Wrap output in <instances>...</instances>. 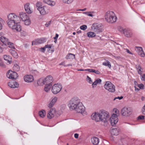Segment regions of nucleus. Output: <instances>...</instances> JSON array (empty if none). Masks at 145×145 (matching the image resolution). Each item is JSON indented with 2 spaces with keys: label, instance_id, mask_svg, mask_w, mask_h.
Masks as SVG:
<instances>
[{
  "label": "nucleus",
  "instance_id": "obj_32",
  "mask_svg": "<svg viewBox=\"0 0 145 145\" xmlns=\"http://www.w3.org/2000/svg\"><path fill=\"white\" fill-rule=\"evenodd\" d=\"M23 21L24 22V24L26 25H30L31 23V21L29 17H28L27 18L24 20Z\"/></svg>",
  "mask_w": 145,
  "mask_h": 145
},
{
  "label": "nucleus",
  "instance_id": "obj_61",
  "mask_svg": "<svg viewBox=\"0 0 145 145\" xmlns=\"http://www.w3.org/2000/svg\"><path fill=\"white\" fill-rule=\"evenodd\" d=\"M87 9L86 8H84L83 9H79L78 10L81 11H85Z\"/></svg>",
  "mask_w": 145,
  "mask_h": 145
},
{
  "label": "nucleus",
  "instance_id": "obj_46",
  "mask_svg": "<svg viewBox=\"0 0 145 145\" xmlns=\"http://www.w3.org/2000/svg\"><path fill=\"white\" fill-rule=\"evenodd\" d=\"M80 28L81 30H85L87 29V26L86 25H83L80 27Z\"/></svg>",
  "mask_w": 145,
  "mask_h": 145
},
{
  "label": "nucleus",
  "instance_id": "obj_11",
  "mask_svg": "<svg viewBox=\"0 0 145 145\" xmlns=\"http://www.w3.org/2000/svg\"><path fill=\"white\" fill-rule=\"evenodd\" d=\"M118 116L116 115L112 114L110 118V123L111 125L114 126L115 125L118 121Z\"/></svg>",
  "mask_w": 145,
  "mask_h": 145
},
{
  "label": "nucleus",
  "instance_id": "obj_49",
  "mask_svg": "<svg viewBox=\"0 0 145 145\" xmlns=\"http://www.w3.org/2000/svg\"><path fill=\"white\" fill-rule=\"evenodd\" d=\"M140 78L142 80L145 81V74L140 75Z\"/></svg>",
  "mask_w": 145,
  "mask_h": 145
},
{
  "label": "nucleus",
  "instance_id": "obj_48",
  "mask_svg": "<svg viewBox=\"0 0 145 145\" xmlns=\"http://www.w3.org/2000/svg\"><path fill=\"white\" fill-rule=\"evenodd\" d=\"M0 66L1 67L5 68V66L4 65L1 60V59L0 58Z\"/></svg>",
  "mask_w": 145,
  "mask_h": 145
},
{
  "label": "nucleus",
  "instance_id": "obj_10",
  "mask_svg": "<svg viewBox=\"0 0 145 145\" xmlns=\"http://www.w3.org/2000/svg\"><path fill=\"white\" fill-rule=\"evenodd\" d=\"M7 76L9 79H16L18 77V75L16 72L9 70L7 74Z\"/></svg>",
  "mask_w": 145,
  "mask_h": 145
},
{
  "label": "nucleus",
  "instance_id": "obj_22",
  "mask_svg": "<svg viewBox=\"0 0 145 145\" xmlns=\"http://www.w3.org/2000/svg\"><path fill=\"white\" fill-rule=\"evenodd\" d=\"M120 132L119 129L114 128L112 129L110 132L112 135L117 136L118 135Z\"/></svg>",
  "mask_w": 145,
  "mask_h": 145
},
{
  "label": "nucleus",
  "instance_id": "obj_45",
  "mask_svg": "<svg viewBox=\"0 0 145 145\" xmlns=\"http://www.w3.org/2000/svg\"><path fill=\"white\" fill-rule=\"evenodd\" d=\"M124 29H123L122 27L120 26H118V30L122 33H123L124 31Z\"/></svg>",
  "mask_w": 145,
  "mask_h": 145
},
{
  "label": "nucleus",
  "instance_id": "obj_59",
  "mask_svg": "<svg viewBox=\"0 0 145 145\" xmlns=\"http://www.w3.org/2000/svg\"><path fill=\"white\" fill-rule=\"evenodd\" d=\"M78 136H79V135L77 133H75L74 134V137L76 138H78Z\"/></svg>",
  "mask_w": 145,
  "mask_h": 145
},
{
  "label": "nucleus",
  "instance_id": "obj_6",
  "mask_svg": "<svg viewBox=\"0 0 145 145\" xmlns=\"http://www.w3.org/2000/svg\"><path fill=\"white\" fill-rule=\"evenodd\" d=\"M91 29L97 34L100 33L103 31V29L101 24L97 23H95L93 24L91 27Z\"/></svg>",
  "mask_w": 145,
  "mask_h": 145
},
{
  "label": "nucleus",
  "instance_id": "obj_43",
  "mask_svg": "<svg viewBox=\"0 0 145 145\" xmlns=\"http://www.w3.org/2000/svg\"><path fill=\"white\" fill-rule=\"evenodd\" d=\"M14 70L16 71H18L19 70L20 68L19 66L17 64L14 65L13 67Z\"/></svg>",
  "mask_w": 145,
  "mask_h": 145
},
{
  "label": "nucleus",
  "instance_id": "obj_29",
  "mask_svg": "<svg viewBox=\"0 0 145 145\" xmlns=\"http://www.w3.org/2000/svg\"><path fill=\"white\" fill-rule=\"evenodd\" d=\"M9 52L14 57L16 58L18 57V54L16 50L11 49L9 50Z\"/></svg>",
  "mask_w": 145,
  "mask_h": 145
},
{
  "label": "nucleus",
  "instance_id": "obj_37",
  "mask_svg": "<svg viewBox=\"0 0 145 145\" xmlns=\"http://www.w3.org/2000/svg\"><path fill=\"white\" fill-rule=\"evenodd\" d=\"M20 32V36L22 37H25L28 35V33L25 30H21Z\"/></svg>",
  "mask_w": 145,
  "mask_h": 145
},
{
  "label": "nucleus",
  "instance_id": "obj_4",
  "mask_svg": "<svg viewBox=\"0 0 145 145\" xmlns=\"http://www.w3.org/2000/svg\"><path fill=\"white\" fill-rule=\"evenodd\" d=\"M35 5L37 10L41 15H44L48 14V11L46 10L47 8V6H43V4L41 2L37 1Z\"/></svg>",
  "mask_w": 145,
  "mask_h": 145
},
{
  "label": "nucleus",
  "instance_id": "obj_16",
  "mask_svg": "<svg viewBox=\"0 0 145 145\" xmlns=\"http://www.w3.org/2000/svg\"><path fill=\"white\" fill-rule=\"evenodd\" d=\"M56 112V110L55 108H52L50 109L47 115L48 118L51 119L53 118Z\"/></svg>",
  "mask_w": 145,
  "mask_h": 145
},
{
  "label": "nucleus",
  "instance_id": "obj_38",
  "mask_svg": "<svg viewBox=\"0 0 145 145\" xmlns=\"http://www.w3.org/2000/svg\"><path fill=\"white\" fill-rule=\"evenodd\" d=\"M113 113L112 114L116 115L117 116H118L119 114V110L116 108H114L113 110Z\"/></svg>",
  "mask_w": 145,
  "mask_h": 145
},
{
  "label": "nucleus",
  "instance_id": "obj_3",
  "mask_svg": "<svg viewBox=\"0 0 145 145\" xmlns=\"http://www.w3.org/2000/svg\"><path fill=\"white\" fill-rule=\"evenodd\" d=\"M105 18L107 22L111 23L116 22L117 19L114 12L111 11H108L106 13Z\"/></svg>",
  "mask_w": 145,
  "mask_h": 145
},
{
  "label": "nucleus",
  "instance_id": "obj_47",
  "mask_svg": "<svg viewBox=\"0 0 145 145\" xmlns=\"http://www.w3.org/2000/svg\"><path fill=\"white\" fill-rule=\"evenodd\" d=\"M86 80L90 84H92V81L91 78L88 76H87Z\"/></svg>",
  "mask_w": 145,
  "mask_h": 145
},
{
  "label": "nucleus",
  "instance_id": "obj_54",
  "mask_svg": "<svg viewBox=\"0 0 145 145\" xmlns=\"http://www.w3.org/2000/svg\"><path fill=\"white\" fill-rule=\"evenodd\" d=\"M144 116H139L138 118V120H143L144 119Z\"/></svg>",
  "mask_w": 145,
  "mask_h": 145
},
{
  "label": "nucleus",
  "instance_id": "obj_7",
  "mask_svg": "<svg viewBox=\"0 0 145 145\" xmlns=\"http://www.w3.org/2000/svg\"><path fill=\"white\" fill-rule=\"evenodd\" d=\"M104 88L109 92H114L115 91V86L110 82L107 81L104 86Z\"/></svg>",
  "mask_w": 145,
  "mask_h": 145
},
{
  "label": "nucleus",
  "instance_id": "obj_28",
  "mask_svg": "<svg viewBox=\"0 0 145 145\" xmlns=\"http://www.w3.org/2000/svg\"><path fill=\"white\" fill-rule=\"evenodd\" d=\"M101 82V80L100 79H98L96 80L92 84V87L95 88L96 87L97 84H100Z\"/></svg>",
  "mask_w": 145,
  "mask_h": 145
},
{
  "label": "nucleus",
  "instance_id": "obj_13",
  "mask_svg": "<svg viewBox=\"0 0 145 145\" xmlns=\"http://www.w3.org/2000/svg\"><path fill=\"white\" fill-rule=\"evenodd\" d=\"M91 118L92 120L97 122L100 121L99 112H95L92 113L91 116Z\"/></svg>",
  "mask_w": 145,
  "mask_h": 145
},
{
  "label": "nucleus",
  "instance_id": "obj_63",
  "mask_svg": "<svg viewBox=\"0 0 145 145\" xmlns=\"http://www.w3.org/2000/svg\"><path fill=\"white\" fill-rule=\"evenodd\" d=\"M64 66L65 67H67V66H72V64H67V65H64Z\"/></svg>",
  "mask_w": 145,
  "mask_h": 145
},
{
  "label": "nucleus",
  "instance_id": "obj_15",
  "mask_svg": "<svg viewBox=\"0 0 145 145\" xmlns=\"http://www.w3.org/2000/svg\"><path fill=\"white\" fill-rule=\"evenodd\" d=\"M30 4L29 3H27L24 5L25 10L27 14H31L32 13L33 10L30 7Z\"/></svg>",
  "mask_w": 145,
  "mask_h": 145
},
{
  "label": "nucleus",
  "instance_id": "obj_36",
  "mask_svg": "<svg viewBox=\"0 0 145 145\" xmlns=\"http://www.w3.org/2000/svg\"><path fill=\"white\" fill-rule=\"evenodd\" d=\"M87 35L88 37L91 38L94 37L96 36L95 33L91 31L88 32Z\"/></svg>",
  "mask_w": 145,
  "mask_h": 145
},
{
  "label": "nucleus",
  "instance_id": "obj_35",
  "mask_svg": "<svg viewBox=\"0 0 145 145\" xmlns=\"http://www.w3.org/2000/svg\"><path fill=\"white\" fill-rule=\"evenodd\" d=\"M37 84L38 85L42 86L45 84L44 79L40 78L37 81Z\"/></svg>",
  "mask_w": 145,
  "mask_h": 145
},
{
  "label": "nucleus",
  "instance_id": "obj_52",
  "mask_svg": "<svg viewBox=\"0 0 145 145\" xmlns=\"http://www.w3.org/2000/svg\"><path fill=\"white\" fill-rule=\"evenodd\" d=\"M51 21H50L49 22H47L45 24V26L47 27H48L51 24Z\"/></svg>",
  "mask_w": 145,
  "mask_h": 145
},
{
  "label": "nucleus",
  "instance_id": "obj_2",
  "mask_svg": "<svg viewBox=\"0 0 145 145\" xmlns=\"http://www.w3.org/2000/svg\"><path fill=\"white\" fill-rule=\"evenodd\" d=\"M68 106L71 110H75L78 113L83 114L85 111V107L77 96L74 97L71 99L68 103Z\"/></svg>",
  "mask_w": 145,
  "mask_h": 145
},
{
  "label": "nucleus",
  "instance_id": "obj_18",
  "mask_svg": "<svg viewBox=\"0 0 145 145\" xmlns=\"http://www.w3.org/2000/svg\"><path fill=\"white\" fill-rule=\"evenodd\" d=\"M46 41V39L44 38H40L35 40L32 42V45H37L43 43Z\"/></svg>",
  "mask_w": 145,
  "mask_h": 145
},
{
  "label": "nucleus",
  "instance_id": "obj_33",
  "mask_svg": "<svg viewBox=\"0 0 145 145\" xmlns=\"http://www.w3.org/2000/svg\"><path fill=\"white\" fill-rule=\"evenodd\" d=\"M39 114L40 117L43 118L46 114L45 111L44 110H42L39 112Z\"/></svg>",
  "mask_w": 145,
  "mask_h": 145
},
{
  "label": "nucleus",
  "instance_id": "obj_57",
  "mask_svg": "<svg viewBox=\"0 0 145 145\" xmlns=\"http://www.w3.org/2000/svg\"><path fill=\"white\" fill-rule=\"evenodd\" d=\"M46 48H51L52 47V45L50 44H47L45 46Z\"/></svg>",
  "mask_w": 145,
  "mask_h": 145
},
{
  "label": "nucleus",
  "instance_id": "obj_1",
  "mask_svg": "<svg viewBox=\"0 0 145 145\" xmlns=\"http://www.w3.org/2000/svg\"><path fill=\"white\" fill-rule=\"evenodd\" d=\"M7 18V23L8 27L14 32H20L22 27L19 24L20 22L19 16L14 13H11L8 15Z\"/></svg>",
  "mask_w": 145,
  "mask_h": 145
},
{
  "label": "nucleus",
  "instance_id": "obj_12",
  "mask_svg": "<svg viewBox=\"0 0 145 145\" xmlns=\"http://www.w3.org/2000/svg\"><path fill=\"white\" fill-rule=\"evenodd\" d=\"M57 100V98L55 97L53 98H52L49 102L48 103L47 106L50 109L55 104Z\"/></svg>",
  "mask_w": 145,
  "mask_h": 145
},
{
  "label": "nucleus",
  "instance_id": "obj_60",
  "mask_svg": "<svg viewBox=\"0 0 145 145\" xmlns=\"http://www.w3.org/2000/svg\"><path fill=\"white\" fill-rule=\"evenodd\" d=\"M126 51L129 54H132V55L133 54L132 53V52H130L129 50L127 49H126Z\"/></svg>",
  "mask_w": 145,
  "mask_h": 145
},
{
  "label": "nucleus",
  "instance_id": "obj_27",
  "mask_svg": "<svg viewBox=\"0 0 145 145\" xmlns=\"http://www.w3.org/2000/svg\"><path fill=\"white\" fill-rule=\"evenodd\" d=\"M52 84H48L45 85L44 88V90L46 92H48L51 89V88H52Z\"/></svg>",
  "mask_w": 145,
  "mask_h": 145
},
{
  "label": "nucleus",
  "instance_id": "obj_56",
  "mask_svg": "<svg viewBox=\"0 0 145 145\" xmlns=\"http://www.w3.org/2000/svg\"><path fill=\"white\" fill-rule=\"evenodd\" d=\"M93 70L92 69H85V71H88L89 72H93Z\"/></svg>",
  "mask_w": 145,
  "mask_h": 145
},
{
  "label": "nucleus",
  "instance_id": "obj_41",
  "mask_svg": "<svg viewBox=\"0 0 145 145\" xmlns=\"http://www.w3.org/2000/svg\"><path fill=\"white\" fill-rule=\"evenodd\" d=\"M8 42V44H7V45H8L9 48L13 49L15 48L14 44L13 43L9 41Z\"/></svg>",
  "mask_w": 145,
  "mask_h": 145
},
{
  "label": "nucleus",
  "instance_id": "obj_14",
  "mask_svg": "<svg viewBox=\"0 0 145 145\" xmlns=\"http://www.w3.org/2000/svg\"><path fill=\"white\" fill-rule=\"evenodd\" d=\"M25 82H31L34 80V78L31 75H26L24 77Z\"/></svg>",
  "mask_w": 145,
  "mask_h": 145
},
{
  "label": "nucleus",
  "instance_id": "obj_26",
  "mask_svg": "<svg viewBox=\"0 0 145 145\" xmlns=\"http://www.w3.org/2000/svg\"><path fill=\"white\" fill-rule=\"evenodd\" d=\"M0 40L5 45H7L8 42V39L5 37L2 36L0 38Z\"/></svg>",
  "mask_w": 145,
  "mask_h": 145
},
{
  "label": "nucleus",
  "instance_id": "obj_25",
  "mask_svg": "<svg viewBox=\"0 0 145 145\" xmlns=\"http://www.w3.org/2000/svg\"><path fill=\"white\" fill-rule=\"evenodd\" d=\"M8 86L11 88H18L19 84L16 82H10L8 83Z\"/></svg>",
  "mask_w": 145,
  "mask_h": 145
},
{
  "label": "nucleus",
  "instance_id": "obj_24",
  "mask_svg": "<svg viewBox=\"0 0 145 145\" xmlns=\"http://www.w3.org/2000/svg\"><path fill=\"white\" fill-rule=\"evenodd\" d=\"M92 143L94 145H97L98 144L99 140V138L96 137H93L91 139Z\"/></svg>",
  "mask_w": 145,
  "mask_h": 145
},
{
  "label": "nucleus",
  "instance_id": "obj_8",
  "mask_svg": "<svg viewBox=\"0 0 145 145\" xmlns=\"http://www.w3.org/2000/svg\"><path fill=\"white\" fill-rule=\"evenodd\" d=\"M62 88V85L60 84H54L52 87L51 91L52 93L56 94L59 92Z\"/></svg>",
  "mask_w": 145,
  "mask_h": 145
},
{
  "label": "nucleus",
  "instance_id": "obj_20",
  "mask_svg": "<svg viewBox=\"0 0 145 145\" xmlns=\"http://www.w3.org/2000/svg\"><path fill=\"white\" fill-rule=\"evenodd\" d=\"M43 79L45 84L47 83L52 84V82L53 81V77L51 75H48Z\"/></svg>",
  "mask_w": 145,
  "mask_h": 145
},
{
  "label": "nucleus",
  "instance_id": "obj_39",
  "mask_svg": "<svg viewBox=\"0 0 145 145\" xmlns=\"http://www.w3.org/2000/svg\"><path fill=\"white\" fill-rule=\"evenodd\" d=\"M74 0H62V2L65 4H70L72 3Z\"/></svg>",
  "mask_w": 145,
  "mask_h": 145
},
{
  "label": "nucleus",
  "instance_id": "obj_34",
  "mask_svg": "<svg viewBox=\"0 0 145 145\" xmlns=\"http://www.w3.org/2000/svg\"><path fill=\"white\" fill-rule=\"evenodd\" d=\"M4 58L5 60L7 61L9 64H10L11 59V58L8 55H5L4 56Z\"/></svg>",
  "mask_w": 145,
  "mask_h": 145
},
{
  "label": "nucleus",
  "instance_id": "obj_51",
  "mask_svg": "<svg viewBox=\"0 0 145 145\" xmlns=\"http://www.w3.org/2000/svg\"><path fill=\"white\" fill-rule=\"evenodd\" d=\"M93 72H94L97 74H100V71L98 70H96L93 69Z\"/></svg>",
  "mask_w": 145,
  "mask_h": 145
},
{
  "label": "nucleus",
  "instance_id": "obj_21",
  "mask_svg": "<svg viewBox=\"0 0 145 145\" xmlns=\"http://www.w3.org/2000/svg\"><path fill=\"white\" fill-rule=\"evenodd\" d=\"M43 2L52 7L54 6L56 4V2L54 0H43Z\"/></svg>",
  "mask_w": 145,
  "mask_h": 145
},
{
  "label": "nucleus",
  "instance_id": "obj_55",
  "mask_svg": "<svg viewBox=\"0 0 145 145\" xmlns=\"http://www.w3.org/2000/svg\"><path fill=\"white\" fill-rule=\"evenodd\" d=\"M123 98V97H122V96H121L120 97H115L114 99V100H115L116 99H118L119 100H121V99H122Z\"/></svg>",
  "mask_w": 145,
  "mask_h": 145
},
{
  "label": "nucleus",
  "instance_id": "obj_44",
  "mask_svg": "<svg viewBox=\"0 0 145 145\" xmlns=\"http://www.w3.org/2000/svg\"><path fill=\"white\" fill-rule=\"evenodd\" d=\"M4 22V20L1 18H0V30L2 28L3 24Z\"/></svg>",
  "mask_w": 145,
  "mask_h": 145
},
{
  "label": "nucleus",
  "instance_id": "obj_40",
  "mask_svg": "<svg viewBox=\"0 0 145 145\" xmlns=\"http://www.w3.org/2000/svg\"><path fill=\"white\" fill-rule=\"evenodd\" d=\"M103 64L104 65L108 66L109 68H110L111 67L110 62L107 61L106 62H103Z\"/></svg>",
  "mask_w": 145,
  "mask_h": 145
},
{
  "label": "nucleus",
  "instance_id": "obj_5",
  "mask_svg": "<svg viewBox=\"0 0 145 145\" xmlns=\"http://www.w3.org/2000/svg\"><path fill=\"white\" fill-rule=\"evenodd\" d=\"M99 112L100 121L105 123L107 122L109 118L108 112L103 110H100Z\"/></svg>",
  "mask_w": 145,
  "mask_h": 145
},
{
  "label": "nucleus",
  "instance_id": "obj_50",
  "mask_svg": "<svg viewBox=\"0 0 145 145\" xmlns=\"http://www.w3.org/2000/svg\"><path fill=\"white\" fill-rule=\"evenodd\" d=\"M138 87L140 89H144V85L142 84H138Z\"/></svg>",
  "mask_w": 145,
  "mask_h": 145
},
{
  "label": "nucleus",
  "instance_id": "obj_19",
  "mask_svg": "<svg viewBox=\"0 0 145 145\" xmlns=\"http://www.w3.org/2000/svg\"><path fill=\"white\" fill-rule=\"evenodd\" d=\"M19 16L20 18V21L21 20L23 21L29 17L25 12H21L19 13Z\"/></svg>",
  "mask_w": 145,
  "mask_h": 145
},
{
  "label": "nucleus",
  "instance_id": "obj_58",
  "mask_svg": "<svg viewBox=\"0 0 145 145\" xmlns=\"http://www.w3.org/2000/svg\"><path fill=\"white\" fill-rule=\"evenodd\" d=\"M58 35L57 34H56V36L54 37V39L55 40H57L58 38Z\"/></svg>",
  "mask_w": 145,
  "mask_h": 145
},
{
  "label": "nucleus",
  "instance_id": "obj_17",
  "mask_svg": "<svg viewBox=\"0 0 145 145\" xmlns=\"http://www.w3.org/2000/svg\"><path fill=\"white\" fill-rule=\"evenodd\" d=\"M135 50L138 54L141 57H144L145 56V54L141 47H136Z\"/></svg>",
  "mask_w": 145,
  "mask_h": 145
},
{
  "label": "nucleus",
  "instance_id": "obj_31",
  "mask_svg": "<svg viewBox=\"0 0 145 145\" xmlns=\"http://www.w3.org/2000/svg\"><path fill=\"white\" fill-rule=\"evenodd\" d=\"M75 58V55L71 53L68 54L65 57V58L67 59H72Z\"/></svg>",
  "mask_w": 145,
  "mask_h": 145
},
{
  "label": "nucleus",
  "instance_id": "obj_62",
  "mask_svg": "<svg viewBox=\"0 0 145 145\" xmlns=\"http://www.w3.org/2000/svg\"><path fill=\"white\" fill-rule=\"evenodd\" d=\"M135 91H138L139 90V88H137L136 86V85L135 86Z\"/></svg>",
  "mask_w": 145,
  "mask_h": 145
},
{
  "label": "nucleus",
  "instance_id": "obj_30",
  "mask_svg": "<svg viewBox=\"0 0 145 145\" xmlns=\"http://www.w3.org/2000/svg\"><path fill=\"white\" fill-rule=\"evenodd\" d=\"M95 13V12L93 11L89 12H83V14H86L88 16L92 17L94 16L95 15L93 14Z\"/></svg>",
  "mask_w": 145,
  "mask_h": 145
},
{
  "label": "nucleus",
  "instance_id": "obj_64",
  "mask_svg": "<svg viewBox=\"0 0 145 145\" xmlns=\"http://www.w3.org/2000/svg\"><path fill=\"white\" fill-rule=\"evenodd\" d=\"M64 63H65V62H61V63H60L59 64V65H64Z\"/></svg>",
  "mask_w": 145,
  "mask_h": 145
},
{
  "label": "nucleus",
  "instance_id": "obj_53",
  "mask_svg": "<svg viewBox=\"0 0 145 145\" xmlns=\"http://www.w3.org/2000/svg\"><path fill=\"white\" fill-rule=\"evenodd\" d=\"M46 48V47L45 46L44 47H42L40 48V51L43 52H44L45 51V49Z\"/></svg>",
  "mask_w": 145,
  "mask_h": 145
},
{
  "label": "nucleus",
  "instance_id": "obj_42",
  "mask_svg": "<svg viewBox=\"0 0 145 145\" xmlns=\"http://www.w3.org/2000/svg\"><path fill=\"white\" fill-rule=\"evenodd\" d=\"M136 68L137 70L138 74L140 75H141L142 74L141 69H142L141 67L139 65H138V66H137Z\"/></svg>",
  "mask_w": 145,
  "mask_h": 145
},
{
  "label": "nucleus",
  "instance_id": "obj_9",
  "mask_svg": "<svg viewBox=\"0 0 145 145\" xmlns=\"http://www.w3.org/2000/svg\"><path fill=\"white\" fill-rule=\"evenodd\" d=\"M131 110L130 108L125 107L121 109V113L123 116H128L131 114Z\"/></svg>",
  "mask_w": 145,
  "mask_h": 145
},
{
  "label": "nucleus",
  "instance_id": "obj_23",
  "mask_svg": "<svg viewBox=\"0 0 145 145\" xmlns=\"http://www.w3.org/2000/svg\"><path fill=\"white\" fill-rule=\"evenodd\" d=\"M127 37H131L132 35V33L131 31L127 29H124V31L123 33Z\"/></svg>",
  "mask_w": 145,
  "mask_h": 145
}]
</instances>
